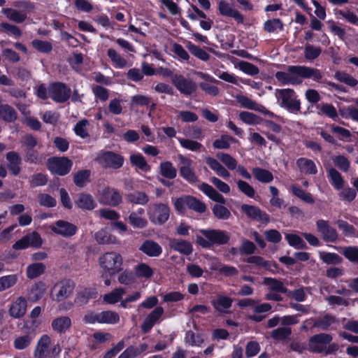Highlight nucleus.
I'll return each instance as SVG.
<instances>
[{
    "label": "nucleus",
    "mask_w": 358,
    "mask_h": 358,
    "mask_svg": "<svg viewBox=\"0 0 358 358\" xmlns=\"http://www.w3.org/2000/svg\"><path fill=\"white\" fill-rule=\"evenodd\" d=\"M235 69H238L249 76H255L259 73V69L254 64L245 61L234 62Z\"/></svg>",
    "instance_id": "nucleus-41"
},
{
    "label": "nucleus",
    "mask_w": 358,
    "mask_h": 358,
    "mask_svg": "<svg viewBox=\"0 0 358 358\" xmlns=\"http://www.w3.org/2000/svg\"><path fill=\"white\" fill-rule=\"evenodd\" d=\"M139 250L149 257H159L162 252V247L152 240L144 241Z\"/></svg>",
    "instance_id": "nucleus-23"
},
{
    "label": "nucleus",
    "mask_w": 358,
    "mask_h": 358,
    "mask_svg": "<svg viewBox=\"0 0 358 358\" xmlns=\"http://www.w3.org/2000/svg\"><path fill=\"white\" fill-rule=\"evenodd\" d=\"M206 162L218 176L224 179L230 177L229 171L217 159L208 157L206 159Z\"/></svg>",
    "instance_id": "nucleus-26"
},
{
    "label": "nucleus",
    "mask_w": 358,
    "mask_h": 358,
    "mask_svg": "<svg viewBox=\"0 0 358 358\" xmlns=\"http://www.w3.org/2000/svg\"><path fill=\"white\" fill-rule=\"evenodd\" d=\"M52 329L59 334L66 332L71 326V320L68 316L54 319L51 324Z\"/></svg>",
    "instance_id": "nucleus-29"
},
{
    "label": "nucleus",
    "mask_w": 358,
    "mask_h": 358,
    "mask_svg": "<svg viewBox=\"0 0 358 358\" xmlns=\"http://www.w3.org/2000/svg\"><path fill=\"white\" fill-rule=\"evenodd\" d=\"M252 173L255 178L261 182L268 183L273 179L272 173L266 169L255 168L252 169Z\"/></svg>",
    "instance_id": "nucleus-49"
},
{
    "label": "nucleus",
    "mask_w": 358,
    "mask_h": 358,
    "mask_svg": "<svg viewBox=\"0 0 358 358\" xmlns=\"http://www.w3.org/2000/svg\"><path fill=\"white\" fill-rule=\"evenodd\" d=\"M43 243V241L41 235L36 231H32L17 241L13 245V249L20 250L27 249L29 247L39 248L42 246Z\"/></svg>",
    "instance_id": "nucleus-11"
},
{
    "label": "nucleus",
    "mask_w": 358,
    "mask_h": 358,
    "mask_svg": "<svg viewBox=\"0 0 358 358\" xmlns=\"http://www.w3.org/2000/svg\"><path fill=\"white\" fill-rule=\"evenodd\" d=\"M241 210L245 213L249 217L255 220H262L263 215L262 211L257 207L243 204L241 206Z\"/></svg>",
    "instance_id": "nucleus-55"
},
{
    "label": "nucleus",
    "mask_w": 358,
    "mask_h": 358,
    "mask_svg": "<svg viewBox=\"0 0 358 358\" xmlns=\"http://www.w3.org/2000/svg\"><path fill=\"white\" fill-rule=\"evenodd\" d=\"M238 117L243 122L249 125H257L263 121L262 118L259 116L248 111L241 112Z\"/></svg>",
    "instance_id": "nucleus-43"
},
{
    "label": "nucleus",
    "mask_w": 358,
    "mask_h": 358,
    "mask_svg": "<svg viewBox=\"0 0 358 358\" xmlns=\"http://www.w3.org/2000/svg\"><path fill=\"white\" fill-rule=\"evenodd\" d=\"M99 201L104 204L115 206L122 201V196L117 190L105 188L100 192Z\"/></svg>",
    "instance_id": "nucleus-17"
},
{
    "label": "nucleus",
    "mask_w": 358,
    "mask_h": 358,
    "mask_svg": "<svg viewBox=\"0 0 358 358\" xmlns=\"http://www.w3.org/2000/svg\"><path fill=\"white\" fill-rule=\"evenodd\" d=\"M6 157L10 173L15 176L19 175L21 172L22 164V159L20 155L16 152L11 151L8 152Z\"/></svg>",
    "instance_id": "nucleus-20"
},
{
    "label": "nucleus",
    "mask_w": 358,
    "mask_h": 358,
    "mask_svg": "<svg viewBox=\"0 0 358 358\" xmlns=\"http://www.w3.org/2000/svg\"><path fill=\"white\" fill-rule=\"evenodd\" d=\"M73 166L71 159L66 157H51L47 161V167L53 174L58 176H65L68 174Z\"/></svg>",
    "instance_id": "nucleus-9"
},
{
    "label": "nucleus",
    "mask_w": 358,
    "mask_h": 358,
    "mask_svg": "<svg viewBox=\"0 0 358 358\" xmlns=\"http://www.w3.org/2000/svg\"><path fill=\"white\" fill-rule=\"evenodd\" d=\"M148 215L152 223L161 225L169 220L170 210L164 203H153L148 207Z\"/></svg>",
    "instance_id": "nucleus-8"
},
{
    "label": "nucleus",
    "mask_w": 358,
    "mask_h": 358,
    "mask_svg": "<svg viewBox=\"0 0 358 358\" xmlns=\"http://www.w3.org/2000/svg\"><path fill=\"white\" fill-rule=\"evenodd\" d=\"M32 342V337L28 334L17 336L13 341V346L17 350L28 348Z\"/></svg>",
    "instance_id": "nucleus-48"
},
{
    "label": "nucleus",
    "mask_w": 358,
    "mask_h": 358,
    "mask_svg": "<svg viewBox=\"0 0 358 358\" xmlns=\"http://www.w3.org/2000/svg\"><path fill=\"white\" fill-rule=\"evenodd\" d=\"M218 78L227 83L238 85V82H241L243 84H249L248 82L243 80V79L238 78L234 73H230L225 71H219L217 73Z\"/></svg>",
    "instance_id": "nucleus-58"
},
{
    "label": "nucleus",
    "mask_w": 358,
    "mask_h": 358,
    "mask_svg": "<svg viewBox=\"0 0 358 358\" xmlns=\"http://www.w3.org/2000/svg\"><path fill=\"white\" fill-rule=\"evenodd\" d=\"M27 301L23 297H18L10 306L9 314L14 318H20L27 311Z\"/></svg>",
    "instance_id": "nucleus-21"
},
{
    "label": "nucleus",
    "mask_w": 358,
    "mask_h": 358,
    "mask_svg": "<svg viewBox=\"0 0 358 358\" xmlns=\"http://www.w3.org/2000/svg\"><path fill=\"white\" fill-rule=\"evenodd\" d=\"M89 121L84 119L79 121L74 127V131L78 136L85 138L89 136L88 127Z\"/></svg>",
    "instance_id": "nucleus-57"
},
{
    "label": "nucleus",
    "mask_w": 358,
    "mask_h": 358,
    "mask_svg": "<svg viewBox=\"0 0 358 358\" xmlns=\"http://www.w3.org/2000/svg\"><path fill=\"white\" fill-rule=\"evenodd\" d=\"M206 340V336L203 334H194L189 331L186 333L185 342L190 346L201 347Z\"/></svg>",
    "instance_id": "nucleus-38"
},
{
    "label": "nucleus",
    "mask_w": 358,
    "mask_h": 358,
    "mask_svg": "<svg viewBox=\"0 0 358 358\" xmlns=\"http://www.w3.org/2000/svg\"><path fill=\"white\" fill-rule=\"evenodd\" d=\"M334 78L338 81L350 87H355L358 84V80L357 79L344 71H336L335 73Z\"/></svg>",
    "instance_id": "nucleus-54"
},
{
    "label": "nucleus",
    "mask_w": 358,
    "mask_h": 358,
    "mask_svg": "<svg viewBox=\"0 0 358 358\" xmlns=\"http://www.w3.org/2000/svg\"><path fill=\"white\" fill-rule=\"evenodd\" d=\"M275 78L282 85H296L302 82L301 78H313L318 81L322 78L319 70L304 66H290L287 72L278 71Z\"/></svg>",
    "instance_id": "nucleus-1"
},
{
    "label": "nucleus",
    "mask_w": 358,
    "mask_h": 358,
    "mask_svg": "<svg viewBox=\"0 0 358 358\" xmlns=\"http://www.w3.org/2000/svg\"><path fill=\"white\" fill-rule=\"evenodd\" d=\"M217 10L221 16L232 17L238 23L244 22L243 15L232 3L226 0H219L217 1Z\"/></svg>",
    "instance_id": "nucleus-12"
},
{
    "label": "nucleus",
    "mask_w": 358,
    "mask_h": 358,
    "mask_svg": "<svg viewBox=\"0 0 358 358\" xmlns=\"http://www.w3.org/2000/svg\"><path fill=\"white\" fill-rule=\"evenodd\" d=\"M73 282L67 280H62L55 285L51 291L50 297L55 301H62L73 294Z\"/></svg>",
    "instance_id": "nucleus-10"
},
{
    "label": "nucleus",
    "mask_w": 358,
    "mask_h": 358,
    "mask_svg": "<svg viewBox=\"0 0 358 358\" xmlns=\"http://www.w3.org/2000/svg\"><path fill=\"white\" fill-rule=\"evenodd\" d=\"M271 308V305L268 303L259 304L254 307L252 313L248 315V317L255 322H261L264 317L259 314L270 311Z\"/></svg>",
    "instance_id": "nucleus-32"
},
{
    "label": "nucleus",
    "mask_w": 358,
    "mask_h": 358,
    "mask_svg": "<svg viewBox=\"0 0 358 358\" xmlns=\"http://www.w3.org/2000/svg\"><path fill=\"white\" fill-rule=\"evenodd\" d=\"M232 301L229 297L220 296L212 301L214 308L220 312H225L231 306Z\"/></svg>",
    "instance_id": "nucleus-50"
},
{
    "label": "nucleus",
    "mask_w": 358,
    "mask_h": 358,
    "mask_svg": "<svg viewBox=\"0 0 358 358\" xmlns=\"http://www.w3.org/2000/svg\"><path fill=\"white\" fill-rule=\"evenodd\" d=\"M320 257L328 264H338L342 262L341 257L336 253L320 252Z\"/></svg>",
    "instance_id": "nucleus-62"
},
{
    "label": "nucleus",
    "mask_w": 358,
    "mask_h": 358,
    "mask_svg": "<svg viewBox=\"0 0 358 358\" xmlns=\"http://www.w3.org/2000/svg\"><path fill=\"white\" fill-rule=\"evenodd\" d=\"M135 273L138 278H149L153 275V270L148 264L141 263L135 267Z\"/></svg>",
    "instance_id": "nucleus-59"
},
{
    "label": "nucleus",
    "mask_w": 358,
    "mask_h": 358,
    "mask_svg": "<svg viewBox=\"0 0 358 358\" xmlns=\"http://www.w3.org/2000/svg\"><path fill=\"white\" fill-rule=\"evenodd\" d=\"M332 336L328 334H319L310 338L308 341V350L313 352L331 354L338 350V345L336 343H330Z\"/></svg>",
    "instance_id": "nucleus-4"
},
{
    "label": "nucleus",
    "mask_w": 358,
    "mask_h": 358,
    "mask_svg": "<svg viewBox=\"0 0 358 358\" xmlns=\"http://www.w3.org/2000/svg\"><path fill=\"white\" fill-rule=\"evenodd\" d=\"M173 83L176 88L185 94H190L196 90V85L192 81L187 80L182 76L176 77L173 80Z\"/></svg>",
    "instance_id": "nucleus-24"
},
{
    "label": "nucleus",
    "mask_w": 358,
    "mask_h": 358,
    "mask_svg": "<svg viewBox=\"0 0 358 358\" xmlns=\"http://www.w3.org/2000/svg\"><path fill=\"white\" fill-rule=\"evenodd\" d=\"M285 239L289 245L294 248L302 249L306 247V243L303 239L295 234H286Z\"/></svg>",
    "instance_id": "nucleus-56"
},
{
    "label": "nucleus",
    "mask_w": 358,
    "mask_h": 358,
    "mask_svg": "<svg viewBox=\"0 0 358 358\" xmlns=\"http://www.w3.org/2000/svg\"><path fill=\"white\" fill-rule=\"evenodd\" d=\"M341 252L349 261L358 263V247H344L342 248Z\"/></svg>",
    "instance_id": "nucleus-64"
},
{
    "label": "nucleus",
    "mask_w": 358,
    "mask_h": 358,
    "mask_svg": "<svg viewBox=\"0 0 358 358\" xmlns=\"http://www.w3.org/2000/svg\"><path fill=\"white\" fill-rule=\"evenodd\" d=\"M316 225L317 231L325 241L334 242L337 239L338 234L336 229L331 227L327 221L318 220Z\"/></svg>",
    "instance_id": "nucleus-19"
},
{
    "label": "nucleus",
    "mask_w": 358,
    "mask_h": 358,
    "mask_svg": "<svg viewBox=\"0 0 358 358\" xmlns=\"http://www.w3.org/2000/svg\"><path fill=\"white\" fill-rule=\"evenodd\" d=\"M297 166L300 171L305 173L313 174L317 172L314 162L306 158H301L297 160Z\"/></svg>",
    "instance_id": "nucleus-44"
},
{
    "label": "nucleus",
    "mask_w": 358,
    "mask_h": 358,
    "mask_svg": "<svg viewBox=\"0 0 358 358\" xmlns=\"http://www.w3.org/2000/svg\"><path fill=\"white\" fill-rule=\"evenodd\" d=\"M283 26L282 22L280 19L273 18L264 22V29L266 31L271 33L282 30Z\"/></svg>",
    "instance_id": "nucleus-53"
},
{
    "label": "nucleus",
    "mask_w": 358,
    "mask_h": 358,
    "mask_svg": "<svg viewBox=\"0 0 358 358\" xmlns=\"http://www.w3.org/2000/svg\"><path fill=\"white\" fill-rule=\"evenodd\" d=\"M45 266L43 263H34L29 265L27 268V276L29 279H34L43 274Z\"/></svg>",
    "instance_id": "nucleus-45"
},
{
    "label": "nucleus",
    "mask_w": 358,
    "mask_h": 358,
    "mask_svg": "<svg viewBox=\"0 0 358 358\" xmlns=\"http://www.w3.org/2000/svg\"><path fill=\"white\" fill-rule=\"evenodd\" d=\"M170 247L176 251L180 253L189 255L192 254L193 251V247L192 244L187 241L182 239H173L170 241Z\"/></svg>",
    "instance_id": "nucleus-27"
},
{
    "label": "nucleus",
    "mask_w": 358,
    "mask_h": 358,
    "mask_svg": "<svg viewBox=\"0 0 358 358\" xmlns=\"http://www.w3.org/2000/svg\"><path fill=\"white\" fill-rule=\"evenodd\" d=\"M98 319L101 324H115L119 322L120 315L115 311L106 310L99 313Z\"/></svg>",
    "instance_id": "nucleus-39"
},
{
    "label": "nucleus",
    "mask_w": 358,
    "mask_h": 358,
    "mask_svg": "<svg viewBox=\"0 0 358 358\" xmlns=\"http://www.w3.org/2000/svg\"><path fill=\"white\" fill-rule=\"evenodd\" d=\"M50 97L56 102H64L71 95V90L65 85L57 83L49 87Z\"/></svg>",
    "instance_id": "nucleus-14"
},
{
    "label": "nucleus",
    "mask_w": 358,
    "mask_h": 358,
    "mask_svg": "<svg viewBox=\"0 0 358 358\" xmlns=\"http://www.w3.org/2000/svg\"><path fill=\"white\" fill-rule=\"evenodd\" d=\"M49 229L57 235L65 238L74 236L77 231V227L72 223L64 220H58L49 226Z\"/></svg>",
    "instance_id": "nucleus-13"
},
{
    "label": "nucleus",
    "mask_w": 358,
    "mask_h": 358,
    "mask_svg": "<svg viewBox=\"0 0 358 358\" xmlns=\"http://www.w3.org/2000/svg\"><path fill=\"white\" fill-rule=\"evenodd\" d=\"M164 310L162 306H157L145 318L141 324V329L143 332H148L152 327L159 322V319L164 315Z\"/></svg>",
    "instance_id": "nucleus-18"
},
{
    "label": "nucleus",
    "mask_w": 358,
    "mask_h": 358,
    "mask_svg": "<svg viewBox=\"0 0 358 358\" xmlns=\"http://www.w3.org/2000/svg\"><path fill=\"white\" fill-rule=\"evenodd\" d=\"M127 199L130 203L138 205H145L149 198L148 195L143 192H134L127 195Z\"/></svg>",
    "instance_id": "nucleus-46"
},
{
    "label": "nucleus",
    "mask_w": 358,
    "mask_h": 358,
    "mask_svg": "<svg viewBox=\"0 0 358 358\" xmlns=\"http://www.w3.org/2000/svg\"><path fill=\"white\" fill-rule=\"evenodd\" d=\"M236 101L245 108L254 110L265 115L269 113V111L264 106L257 103L245 96L238 95Z\"/></svg>",
    "instance_id": "nucleus-22"
},
{
    "label": "nucleus",
    "mask_w": 358,
    "mask_h": 358,
    "mask_svg": "<svg viewBox=\"0 0 358 358\" xmlns=\"http://www.w3.org/2000/svg\"><path fill=\"white\" fill-rule=\"evenodd\" d=\"M126 220L134 229H144L148 224L145 216V210L141 208L130 213Z\"/></svg>",
    "instance_id": "nucleus-15"
},
{
    "label": "nucleus",
    "mask_w": 358,
    "mask_h": 358,
    "mask_svg": "<svg viewBox=\"0 0 358 358\" xmlns=\"http://www.w3.org/2000/svg\"><path fill=\"white\" fill-rule=\"evenodd\" d=\"M17 114L13 107L8 104L0 105V119L7 122H14Z\"/></svg>",
    "instance_id": "nucleus-37"
},
{
    "label": "nucleus",
    "mask_w": 358,
    "mask_h": 358,
    "mask_svg": "<svg viewBox=\"0 0 358 358\" xmlns=\"http://www.w3.org/2000/svg\"><path fill=\"white\" fill-rule=\"evenodd\" d=\"M107 55L115 68L124 69L128 64L127 61L114 49L109 48Z\"/></svg>",
    "instance_id": "nucleus-40"
},
{
    "label": "nucleus",
    "mask_w": 358,
    "mask_h": 358,
    "mask_svg": "<svg viewBox=\"0 0 358 358\" xmlns=\"http://www.w3.org/2000/svg\"><path fill=\"white\" fill-rule=\"evenodd\" d=\"M13 8H3L1 13L9 20L17 23H23L28 19V15L34 12L35 6L32 2L19 0L13 3Z\"/></svg>",
    "instance_id": "nucleus-2"
},
{
    "label": "nucleus",
    "mask_w": 358,
    "mask_h": 358,
    "mask_svg": "<svg viewBox=\"0 0 358 358\" xmlns=\"http://www.w3.org/2000/svg\"><path fill=\"white\" fill-rule=\"evenodd\" d=\"M51 339L47 334H43L38 339L34 352V356L35 358H48L50 353Z\"/></svg>",
    "instance_id": "nucleus-16"
},
{
    "label": "nucleus",
    "mask_w": 358,
    "mask_h": 358,
    "mask_svg": "<svg viewBox=\"0 0 358 358\" xmlns=\"http://www.w3.org/2000/svg\"><path fill=\"white\" fill-rule=\"evenodd\" d=\"M101 268L110 275H115L122 270L123 258L120 253L108 252L99 259Z\"/></svg>",
    "instance_id": "nucleus-5"
},
{
    "label": "nucleus",
    "mask_w": 358,
    "mask_h": 358,
    "mask_svg": "<svg viewBox=\"0 0 358 358\" xmlns=\"http://www.w3.org/2000/svg\"><path fill=\"white\" fill-rule=\"evenodd\" d=\"M275 94L281 107L292 113H298L301 109V103L297 99L295 92L291 89L276 90Z\"/></svg>",
    "instance_id": "nucleus-6"
},
{
    "label": "nucleus",
    "mask_w": 358,
    "mask_h": 358,
    "mask_svg": "<svg viewBox=\"0 0 358 358\" xmlns=\"http://www.w3.org/2000/svg\"><path fill=\"white\" fill-rule=\"evenodd\" d=\"M46 291V285L41 282L36 283L29 290L27 298L29 301L36 302L43 297Z\"/></svg>",
    "instance_id": "nucleus-31"
},
{
    "label": "nucleus",
    "mask_w": 358,
    "mask_h": 358,
    "mask_svg": "<svg viewBox=\"0 0 358 358\" xmlns=\"http://www.w3.org/2000/svg\"><path fill=\"white\" fill-rule=\"evenodd\" d=\"M76 203L79 208L87 210H93L96 206V203L92 196L87 194H80Z\"/></svg>",
    "instance_id": "nucleus-34"
},
{
    "label": "nucleus",
    "mask_w": 358,
    "mask_h": 358,
    "mask_svg": "<svg viewBox=\"0 0 358 358\" xmlns=\"http://www.w3.org/2000/svg\"><path fill=\"white\" fill-rule=\"evenodd\" d=\"M159 171L164 177L173 179L176 176L177 171L171 162H164L160 164Z\"/></svg>",
    "instance_id": "nucleus-47"
},
{
    "label": "nucleus",
    "mask_w": 358,
    "mask_h": 358,
    "mask_svg": "<svg viewBox=\"0 0 358 358\" xmlns=\"http://www.w3.org/2000/svg\"><path fill=\"white\" fill-rule=\"evenodd\" d=\"M186 48L194 56L202 61H207L210 58L209 55L205 50L195 45L190 41L187 42Z\"/></svg>",
    "instance_id": "nucleus-51"
},
{
    "label": "nucleus",
    "mask_w": 358,
    "mask_h": 358,
    "mask_svg": "<svg viewBox=\"0 0 358 358\" xmlns=\"http://www.w3.org/2000/svg\"><path fill=\"white\" fill-rule=\"evenodd\" d=\"M336 321V319L334 316L327 315L323 318L319 320H307L306 323L308 325H310L312 327H319L321 329L326 330L330 327L332 324H334Z\"/></svg>",
    "instance_id": "nucleus-36"
},
{
    "label": "nucleus",
    "mask_w": 358,
    "mask_h": 358,
    "mask_svg": "<svg viewBox=\"0 0 358 358\" xmlns=\"http://www.w3.org/2000/svg\"><path fill=\"white\" fill-rule=\"evenodd\" d=\"M129 160L132 166L144 171L148 172L150 170V166L148 164L144 157L138 153L131 154Z\"/></svg>",
    "instance_id": "nucleus-35"
},
{
    "label": "nucleus",
    "mask_w": 358,
    "mask_h": 358,
    "mask_svg": "<svg viewBox=\"0 0 358 358\" xmlns=\"http://www.w3.org/2000/svg\"><path fill=\"white\" fill-rule=\"evenodd\" d=\"M126 290L122 287H117L103 296V301L107 304L121 303Z\"/></svg>",
    "instance_id": "nucleus-28"
},
{
    "label": "nucleus",
    "mask_w": 358,
    "mask_h": 358,
    "mask_svg": "<svg viewBox=\"0 0 358 358\" xmlns=\"http://www.w3.org/2000/svg\"><path fill=\"white\" fill-rule=\"evenodd\" d=\"M229 241L228 233L219 229H199L196 234V243L205 248H209L214 244H226Z\"/></svg>",
    "instance_id": "nucleus-3"
},
{
    "label": "nucleus",
    "mask_w": 358,
    "mask_h": 358,
    "mask_svg": "<svg viewBox=\"0 0 358 358\" xmlns=\"http://www.w3.org/2000/svg\"><path fill=\"white\" fill-rule=\"evenodd\" d=\"M212 211L213 215L219 220H228L231 217L230 211L222 205H215Z\"/></svg>",
    "instance_id": "nucleus-61"
},
{
    "label": "nucleus",
    "mask_w": 358,
    "mask_h": 358,
    "mask_svg": "<svg viewBox=\"0 0 358 358\" xmlns=\"http://www.w3.org/2000/svg\"><path fill=\"white\" fill-rule=\"evenodd\" d=\"M0 27L2 31L13 36L15 38H20L22 35L21 29L16 25L8 22H2L0 24Z\"/></svg>",
    "instance_id": "nucleus-63"
},
{
    "label": "nucleus",
    "mask_w": 358,
    "mask_h": 358,
    "mask_svg": "<svg viewBox=\"0 0 358 358\" xmlns=\"http://www.w3.org/2000/svg\"><path fill=\"white\" fill-rule=\"evenodd\" d=\"M263 284L267 287L270 292L286 293L287 291L284 284L275 278H264Z\"/></svg>",
    "instance_id": "nucleus-33"
},
{
    "label": "nucleus",
    "mask_w": 358,
    "mask_h": 358,
    "mask_svg": "<svg viewBox=\"0 0 358 358\" xmlns=\"http://www.w3.org/2000/svg\"><path fill=\"white\" fill-rule=\"evenodd\" d=\"M199 189L203 192L207 196H208L210 199L217 203L224 204L226 203V199L224 197L220 194L215 189H214L211 185L203 182L199 185Z\"/></svg>",
    "instance_id": "nucleus-25"
},
{
    "label": "nucleus",
    "mask_w": 358,
    "mask_h": 358,
    "mask_svg": "<svg viewBox=\"0 0 358 358\" xmlns=\"http://www.w3.org/2000/svg\"><path fill=\"white\" fill-rule=\"evenodd\" d=\"M95 161L103 168L118 169L123 165L124 157L111 151L101 150Z\"/></svg>",
    "instance_id": "nucleus-7"
},
{
    "label": "nucleus",
    "mask_w": 358,
    "mask_h": 358,
    "mask_svg": "<svg viewBox=\"0 0 358 358\" xmlns=\"http://www.w3.org/2000/svg\"><path fill=\"white\" fill-rule=\"evenodd\" d=\"M17 281L16 275H8L0 278V292L14 286Z\"/></svg>",
    "instance_id": "nucleus-60"
},
{
    "label": "nucleus",
    "mask_w": 358,
    "mask_h": 358,
    "mask_svg": "<svg viewBox=\"0 0 358 358\" xmlns=\"http://www.w3.org/2000/svg\"><path fill=\"white\" fill-rule=\"evenodd\" d=\"M327 176L330 183L335 189L341 190L343 188L345 181L341 173L334 168L328 169Z\"/></svg>",
    "instance_id": "nucleus-30"
},
{
    "label": "nucleus",
    "mask_w": 358,
    "mask_h": 358,
    "mask_svg": "<svg viewBox=\"0 0 358 358\" xmlns=\"http://www.w3.org/2000/svg\"><path fill=\"white\" fill-rule=\"evenodd\" d=\"M217 157L228 169L234 170L237 167V161L230 155L224 152H218Z\"/></svg>",
    "instance_id": "nucleus-52"
},
{
    "label": "nucleus",
    "mask_w": 358,
    "mask_h": 358,
    "mask_svg": "<svg viewBox=\"0 0 358 358\" xmlns=\"http://www.w3.org/2000/svg\"><path fill=\"white\" fill-rule=\"evenodd\" d=\"M334 13L336 18H338V19L343 18L349 23L356 24L358 22V17L357 16V15L348 9H345V10L334 9Z\"/></svg>",
    "instance_id": "nucleus-42"
}]
</instances>
